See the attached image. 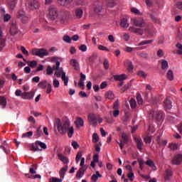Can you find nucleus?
<instances>
[{"mask_svg": "<svg viewBox=\"0 0 182 182\" xmlns=\"http://www.w3.org/2000/svg\"><path fill=\"white\" fill-rule=\"evenodd\" d=\"M20 21L22 22V23H28V22H29V17L26 15L23 18H20Z\"/></svg>", "mask_w": 182, "mask_h": 182, "instance_id": "8fccbe9b", "label": "nucleus"}, {"mask_svg": "<svg viewBox=\"0 0 182 182\" xmlns=\"http://www.w3.org/2000/svg\"><path fill=\"white\" fill-rule=\"evenodd\" d=\"M70 13L68 11L62 10L59 11L58 8L55 6H50L48 9V18H50L53 21H55L56 18H59L61 21L68 19Z\"/></svg>", "mask_w": 182, "mask_h": 182, "instance_id": "f03ea898", "label": "nucleus"}, {"mask_svg": "<svg viewBox=\"0 0 182 182\" xmlns=\"http://www.w3.org/2000/svg\"><path fill=\"white\" fill-rule=\"evenodd\" d=\"M92 9L95 14H102L103 12V1L102 0L95 1L92 4Z\"/></svg>", "mask_w": 182, "mask_h": 182, "instance_id": "423d86ee", "label": "nucleus"}, {"mask_svg": "<svg viewBox=\"0 0 182 182\" xmlns=\"http://www.w3.org/2000/svg\"><path fill=\"white\" fill-rule=\"evenodd\" d=\"M153 43V40H145L144 41L140 42L138 44V46H143L144 45H150Z\"/></svg>", "mask_w": 182, "mask_h": 182, "instance_id": "c9c22d12", "label": "nucleus"}, {"mask_svg": "<svg viewBox=\"0 0 182 182\" xmlns=\"http://www.w3.org/2000/svg\"><path fill=\"white\" fill-rule=\"evenodd\" d=\"M70 64L71 65V66H73L75 70H79V69H80L79 63L75 59H71L70 61Z\"/></svg>", "mask_w": 182, "mask_h": 182, "instance_id": "2eb2a0df", "label": "nucleus"}, {"mask_svg": "<svg viewBox=\"0 0 182 182\" xmlns=\"http://www.w3.org/2000/svg\"><path fill=\"white\" fill-rule=\"evenodd\" d=\"M136 100L138 102V105H143V98L141 97V95L139 93L136 94Z\"/></svg>", "mask_w": 182, "mask_h": 182, "instance_id": "37998d69", "label": "nucleus"}, {"mask_svg": "<svg viewBox=\"0 0 182 182\" xmlns=\"http://www.w3.org/2000/svg\"><path fill=\"white\" fill-rule=\"evenodd\" d=\"M145 164L146 166H149V167H151L154 171H156L157 170V167L156 166V164H154V161H151V159H149L145 162Z\"/></svg>", "mask_w": 182, "mask_h": 182, "instance_id": "a211bd4d", "label": "nucleus"}, {"mask_svg": "<svg viewBox=\"0 0 182 182\" xmlns=\"http://www.w3.org/2000/svg\"><path fill=\"white\" fill-rule=\"evenodd\" d=\"M131 12H132V14H135V15H141V13L140 12V11H139V9L136 8H132Z\"/></svg>", "mask_w": 182, "mask_h": 182, "instance_id": "864d4df0", "label": "nucleus"}, {"mask_svg": "<svg viewBox=\"0 0 182 182\" xmlns=\"http://www.w3.org/2000/svg\"><path fill=\"white\" fill-rule=\"evenodd\" d=\"M31 54L39 58H45L49 55V53L44 48H33L31 50Z\"/></svg>", "mask_w": 182, "mask_h": 182, "instance_id": "20e7f679", "label": "nucleus"}, {"mask_svg": "<svg viewBox=\"0 0 182 182\" xmlns=\"http://www.w3.org/2000/svg\"><path fill=\"white\" fill-rule=\"evenodd\" d=\"M11 16L8 14H4V22H9V21L11 20Z\"/></svg>", "mask_w": 182, "mask_h": 182, "instance_id": "bf43d9fd", "label": "nucleus"}, {"mask_svg": "<svg viewBox=\"0 0 182 182\" xmlns=\"http://www.w3.org/2000/svg\"><path fill=\"white\" fill-rule=\"evenodd\" d=\"M127 177L131 181H134V173L133 172L128 173Z\"/></svg>", "mask_w": 182, "mask_h": 182, "instance_id": "052dcab7", "label": "nucleus"}, {"mask_svg": "<svg viewBox=\"0 0 182 182\" xmlns=\"http://www.w3.org/2000/svg\"><path fill=\"white\" fill-rule=\"evenodd\" d=\"M75 14L76 18H77V19H80V18L83 16V10H82V9H76Z\"/></svg>", "mask_w": 182, "mask_h": 182, "instance_id": "412c9836", "label": "nucleus"}, {"mask_svg": "<svg viewBox=\"0 0 182 182\" xmlns=\"http://www.w3.org/2000/svg\"><path fill=\"white\" fill-rule=\"evenodd\" d=\"M168 147L171 150H177L178 146L176 144H171Z\"/></svg>", "mask_w": 182, "mask_h": 182, "instance_id": "680f3d73", "label": "nucleus"}, {"mask_svg": "<svg viewBox=\"0 0 182 182\" xmlns=\"http://www.w3.org/2000/svg\"><path fill=\"white\" fill-rule=\"evenodd\" d=\"M21 50L23 55H26V56H29V52H28L27 49L25 48V47L21 46Z\"/></svg>", "mask_w": 182, "mask_h": 182, "instance_id": "6e6d98bb", "label": "nucleus"}, {"mask_svg": "<svg viewBox=\"0 0 182 182\" xmlns=\"http://www.w3.org/2000/svg\"><path fill=\"white\" fill-rule=\"evenodd\" d=\"M166 76L168 80H174V74L173 73V70H169L167 72Z\"/></svg>", "mask_w": 182, "mask_h": 182, "instance_id": "72a5a7b5", "label": "nucleus"}, {"mask_svg": "<svg viewBox=\"0 0 182 182\" xmlns=\"http://www.w3.org/2000/svg\"><path fill=\"white\" fill-rule=\"evenodd\" d=\"M157 56H159V58H163V56H164V52L163 51V50L159 49L157 51Z\"/></svg>", "mask_w": 182, "mask_h": 182, "instance_id": "e2e57ef3", "label": "nucleus"}, {"mask_svg": "<svg viewBox=\"0 0 182 182\" xmlns=\"http://www.w3.org/2000/svg\"><path fill=\"white\" fill-rule=\"evenodd\" d=\"M55 124L60 134H65L68 133V137L70 138L73 136V133H75V129H73V127H70V121L65 120L62 122V121H60V119L57 118L55 119Z\"/></svg>", "mask_w": 182, "mask_h": 182, "instance_id": "f257e3e1", "label": "nucleus"}, {"mask_svg": "<svg viewBox=\"0 0 182 182\" xmlns=\"http://www.w3.org/2000/svg\"><path fill=\"white\" fill-rule=\"evenodd\" d=\"M144 142L146 144H150L151 143V136H146L144 139Z\"/></svg>", "mask_w": 182, "mask_h": 182, "instance_id": "13d9d810", "label": "nucleus"}, {"mask_svg": "<svg viewBox=\"0 0 182 182\" xmlns=\"http://www.w3.org/2000/svg\"><path fill=\"white\" fill-rule=\"evenodd\" d=\"M63 41L66 42V43H70L72 42V38L69 36H64L63 38Z\"/></svg>", "mask_w": 182, "mask_h": 182, "instance_id": "49530a36", "label": "nucleus"}, {"mask_svg": "<svg viewBox=\"0 0 182 182\" xmlns=\"http://www.w3.org/2000/svg\"><path fill=\"white\" fill-rule=\"evenodd\" d=\"M182 161V155L181 154H177L174 156V158L172 160V164H181Z\"/></svg>", "mask_w": 182, "mask_h": 182, "instance_id": "4468645a", "label": "nucleus"}, {"mask_svg": "<svg viewBox=\"0 0 182 182\" xmlns=\"http://www.w3.org/2000/svg\"><path fill=\"white\" fill-rule=\"evenodd\" d=\"M99 141V135L97 133H94L92 135V143H97Z\"/></svg>", "mask_w": 182, "mask_h": 182, "instance_id": "a18cd8bd", "label": "nucleus"}, {"mask_svg": "<svg viewBox=\"0 0 182 182\" xmlns=\"http://www.w3.org/2000/svg\"><path fill=\"white\" fill-rule=\"evenodd\" d=\"M157 141L160 146H166L167 144V141H166V140L161 141L160 139H158Z\"/></svg>", "mask_w": 182, "mask_h": 182, "instance_id": "0e129e2a", "label": "nucleus"}, {"mask_svg": "<svg viewBox=\"0 0 182 182\" xmlns=\"http://www.w3.org/2000/svg\"><path fill=\"white\" fill-rule=\"evenodd\" d=\"M27 64L28 65V66H30V68H32L33 69L34 68H36V66H38V61H27Z\"/></svg>", "mask_w": 182, "mask_h": 182, "instance_id": "f704fd0d", "label": "nucleus"}, {"mask_svg": "<svg viewBox=\"0 0 182 182\" xmlns=\"http://www.w3.org/2000/svg\"><path fill=\"white\" fill-rule=\"evenodd\" d=\"M98 118H99V116L95 114H90L88 115V120L90 124H92V126H94V127H95V126H97Z\"/></svg>", "mask_w": 182, "mask_h": 182, "instance_id": "6e6552de", "label": "nucleus"}, {"mask_svg": "<svg viewBox=\"0 0 182 182\" xmlns=\"http://www.w3.org/2000/svg\"><path fill=\"white\" fill-rule=\"evenodd\" d=\"M103 65H104L105 69L106 70H107V69H109V60H107V59H105V60H104Z\"/></svg>", "mask_w": 182, "mask_h": 182, "instance_id": "69168bd1", "label": "nucleus"}, {"mask_svg": "<svg viewBox=\"0 0 182 182\" xmlns=\"http://www.w3.org/2000/svg\"><path fill=\"white\" fill-rule=\"evenodd\" d=\"M27 6L30 11H34V9H39L40 4L36 0H32L28 1Z\"/></svg>", "mask_w": 182, "mask_h": 182, "instance_id": "0eeeda50", "label": "nucleus"}, {"mask_svg": "<svg viewBox=\"0 0 182 182\" xmlns=\"http://www.w3.org/2000/svg\"><path fill=\"white\" fill-rule=\"evenodd\" d=\"M34 96H35V92L33 91H31L29 92H24L21 94V98L27 100H31V99H33Z\"/></svg>", "mask_w": 182, "mask_h": 182, "instance_id": "1a4fd4ad", "label": "nucleus"}, {"mask_svg": "<svg viewBox=\"0 0 182 182\" xmlns=\"http://www.w3.org/2000/svg\"><path fill=\"white\" fill-rule=\"evenodd\" d=\"M120 26L122 28H129V21L127 18L121 19Z\"/></svg>", "mask_w": 182, "mask_h": 182, "instance_id": "bb28decb", "label": "nucleus"}, {"mask_svg": "<svg viewBox=\"0 0 182 182\" xmlns=\"http://www.w3.org/2000/svg\"><path fill=\"white\" fill-rule=\"evenodd\" d=\"M46 75H48V76H52V75H53V69H52L50 65L47 66Z\"/></svg>", "mask_w": 182, "mask_h": 182, "instance_id": "58836bf2", "label": "nucleus"}, {"mask_svg": "<svg viewBox=\"0 0 182 182\" xmlns=\"http://www.w3.org/2000/svg\"><path fill=\"white\" fill-rule=\"evenodd\" d=\"M138 162L139 163V168L141 170H143V167H144V161L142 159H138Z\"/></svg>", "mask_w": 182, "mask_h": 182, "instance_id": "338daca9", "label": "nucleus"}, {"mask_svg": "<svg viewBox=\"0 0 182 182\" xmlns=\"http://www.w3.org/2000/svg\"><path fill=\"white\" fill-rule=\"evenodd\" d=\"M133 22L135 26H139V28H144L145 25L144 20L141 18L134 19Z\"/></svg>", "mask_w": 182, "mask_h": 182, "instance_id": "f8f14e48", "label": "nucleus"}, {"mask_svg": "<svg viewBox=\"0 0 182 182\" xmlns=\"http://www.w3.org/2000/svg\"><path fill=\"white\" fill-rule=\"evenodd\" d=\"M105 96L107 99H109L112 100V99H114V94L112 91H108L106 94Z\"/></svg>", "mask_w": 182, "mask_h": 182, "instance_id": "ea45409f", "label": "nucleus"}, {"mask_svg": "<svg viewBox=\"0 0 182 182\" xmlns=\"http://www.w3.org/2000/svg\"><path fill=\"white\" fill-rule=\"evenodd\" d=\"M53 85L54 87H59V85H60L59 80L54 79L53 82Z\"/></svg>", "mask_w": 182, "mask_h": 182, "instance_id": "774afa93", "label": "nucleus"}, {"mask_svg": "<svg viewBox=\"0 0 182 182\" xmlns=\"http://www.w3.org/2000/svg\"><path fill=\"white\" fill-rule=\"evenodd\" d=\"M156 114V110H150L149 112V119L151 120L153 119H154V116Z\"/></svg>", "mask_w": 182, "mask_h": 182, "instance_id": "09e8293b", "label": "nucleus"}, {"mask_svg": "<svg viewBox=\"0 0 182 182\" xmlns=\"http://www.w3.org/2000/svg\"><path fill=\"white\" fill-rule=\"evenodd\" d=\"M134 141L136 144V147L139 150H142L143 149V140L139 136L134 137Z\"/></svg>", "mask_w": 182, "mask_h": 182, "instance_id": "ddd939ff", "label": "nucleus"}, {"mask_svg": "<svg viewBox=\"0 0 182 182\" xmlns=\"http://www.w3.org/2000/svg\"><path fill=\"white\" fill-rule=\"evenodd\" d=\"M76 126L77 127H83L84 126V122H83V119H82V118H77L76 122H75Z\"/></svg>", "mask_w": 182, "mask_h": 182, "instance_id": "e433bc0d", "label": "nucleus"}, {"mask_svg": "<svg viewBox=\"0 0 182 182\" xmlns=\"http://www.w3.org/2000/svg\"><path fill=\"white\" fill-rule=\"evenodd\" d=\"M137 56L139 58H142V59H149V53L141 52V53H136Z\"/></svg>", "mask_w": 182, "mask_h": 182, "instance_id": "7c9ffc66", "label": "nucleus"}, {"mask_svg": "<svg viewBox=\"0 0 182 182\" xmlns=\"http://www.w3.org/2000/svg\"><path fill=\"white\" fill-rule=\"evenodd\" d=\"M121 137L122 139L120 141L122 143H124V144H127V143H129V136L125 133H123Z\"/></svg>", "mask_w": 182, "mask_h": 182, "instance_id": "5701e85b", "label": "nucleus"}, {"mask_svg": "<svg viewBox=\"0 0 182 182\" xmlns=\"http://www.w3.org/2000/svg\"><path fill=\"white\" fill-rule=\"evenodd\" d=\"M57 3L60 6H66L70 4V0H57Z\"/></svg>", "mask_w": 182, "mask_h": 182, "instance_id": "4be33fe9", "label": "nucleus"}, {"mask_svg": "<svg viewBox=\"0 0 182 182\" xmlns=\"http://www.w3.org/2000/svg\"><path fill=\"white\" fill-rule=\"evenodd\" d=\"M32 136H33V132L30 131L28 132L23 134L22 137H32Z\"/></svg>", "mask_w": 182, "mask_h": 182, "instance_id": "4d7b16f0", "label": "nucleus"}, {"mask_svg": "<svg viewBox=\"0 0 182 182\" xmlns=\"http://www.w3.org/2000/svg\"><path fill=\"white\" fill-rule=\"evenodd\" d=\"M114 79L115 80H119L120 82H122V80H124L126 79V75L122 74L120 75H114Z\"/></svg>", "mask_w": 182, "mask_h": 182, "instance_id": "473e14b6", "label": "nucleus"}, {"mask_svg": "<svg viewBox=\"0 0 182 182\" xmlns=\"http://www.w3.org/2000/svg\"><path fill=\"white\" fill-rule=\"evenodd\" d=\"M150 17H151L152 22L160 25V23H161L160 19H159L157 17H155L154 16H153V14H150Z\"/></svg>", "mask_w": 182, "mask_h": 182, "instance_id": "a19ab883", "label": "nucleus"}, {"mask_svg": "<svg viewBox=\"0 0 182 182\" xmlns=\"http://www.w3.org/2000/svg\"><path fill=\"white\" fill-rule=\"evenodd\" d=\"M173 176V172L171 169H166L165 171V180H170L171 177Z\"/></svg>", "mask_w": 182, "mask_h": 182, "instance_id": "b1692460", "label": "nucleus"}, {"mask_svg": "<svg viewBox=\"0 0 182 182\" xmlns=\"http://www.w3.org/2000/svg\"><path fill=\"white\" fill-rule=\"evenodd\" d=\"M55 75L58 77H61L62 80L64 82L65 86H68L69 77H66V73L63 72V68H58V70L55 71Z\"/></svg>", "mask_w": 182, "mask_h": 182, "instance_id": "39448f33", "label": "nucleus"}, {"mask_svg": "<svg viewBox=\"0 0 182 182\" xmlns=\"http://www.w3.org/2000/svg\"><path fill=\"white\" fill-rule=\"evenodd\" d=\"M5 48V39L0 38V52Z\"/></svg>", "mask_w": 182, "mask_h": 182, "instance_id": "3c124183", "label": "nucleus"}, {"mask_svg": "<svg viewBox=\"0 0 182 182\" xmlns=\"http://www.w3.org/2000/svg\"><path fill=\"white\" fill-rule=\"evenodd\" d=\"M41 126H40L39 127L37 128L36 132H35V137H36V139L41 137L42 136V134H43V133L42 132V129H41Z\"/></svg>", "mask_w": 182, "mask_h": 182, "instance_id": "a878e982", "label": "nucleus"}, {"mask_svg": "<svg viewBox=\"0 0 182 182\" xmlns=\"http://www.w3.org/2000/svg\"><path fill=\"white\" fill-rule=\"evenodd\" d=\"M60 66V62L57 61V62L55 63V65H54L53 66V68H52L53 72V70H59Z\"/></svg>", "mask_w": 182, "mask_h": 182, "instance_id": "603ef678", "label": "nucleus"}, {"mask_svg": "<svg viewBox=\"0 0 182 182\" xmlns=\"http://www.w3.org/2000/svg\"><path fill=\"white\" fill-rule=\"evenodd\" d=\"M124 65L125 66H127L128 70H133L134 67L132 61L127 60H125Z\"/></svg>", "mask_w": 182, "mask_h": 182, "instance_id": "cd10ccee", "label": "nucleus"}, {"mask_svg": "<svg viewBox=\"0 0 182 182\" xmlns=\"http://www.w3.org/2000/svg\"><path fill=\"white\" fill-rule=\"evenodd\" d=\"M39 146L41 149H39ZM42 149L46 150L48 146H46V144L41 141H36L35 143L31 144L30 146L31 151H42Z\"/></svg>", "mask_w": 182, "mask_h": 182, "instance_id": "7ed1b4c3", "label": "nucleus"}, {"mask_svg": "<svg viewBox=\"0 0 182 182\" xmlns=\"http://www.w3.org/2000/svg\"><path fill=\"white\" fill-rule=\"evenodd\" d=\"M0 105L3 109L6 107V98L5 97L0 96Z\"/></svg>", "mask_w": 182, "mask_h": 182, "instance_id": "c85d7f7f", "label": "nucleus"}, {"mask_svg": "<svg viewBox=\"0 0 182 182\" xmlns=\"http://www.w3.org/2000/svg\"><path fill=\"white\" fill-rule=\"evenodd\" d=\"M137 75L140 77H143V79H146V77H147V75L146 74V73H144V71L140 70L137 73Z\"/></svg>", "mask_w": 182, "mask_h": 182, "instance_id": "de8ad7c7", "label": "nucleus"}, {"mask_svg": "<svg viewBox=\"0 0 182 182\" xmlns=\"http://www.w3.org/2000/svg\"><path fill=\"white\" fill-rule=\"evenodd\" d=\"M48 84V82L47 80L41 81L38 83V87H41V89H46Z\"/></svg>", "mask_w": 182, "mask_h": 182, "instance_id": "c756f323", "label": "nucleus"}, {"mask_svg": "<svg viewBox=\"0 0 182 182\" xmlns=\"http://www.w3.org/2000/svg\"><path fill=\"white\" fill-rule=\"evenodd\" d=\"M58 157L63 163V164H68L69 163V159L68 157L63 156L62 153L58 154Z\"/></svg>", "mask_w": 182, "mask_h": 182, "instance_id": "dca6fc26", "label": "nucleus"}, {"mask_svg": "<svg viewBox=\"0 0 182 182\" xmlns=\"http://www.w3.org/2000/svg\"><path fill=\"white\" fill-rule=\"evenodd\" d=\"M8 6L9 9L14 11V9H15V6H16V0H9Z\"/></svg>", "mask_w": 182, "mask_h": 182, "instance_id": "6ab92c4d", "label": "nucleus"}, {"mask_svg": "<svg viewBox=\"0 0 182 182\" xmlns=\"http://www.w3.org/2000/svg\"><path fill=\"white\" fill-rule=\"evenodd\" d=\"M164 107L165 109L170 110L171 107H173V105H171V100L170 98L165 99L164 102Z\"/></svg>", "mask_w": 182, "mask_h": 182, "instance_id": "f3484780", "label": "nucleus"}, {"mask_svg": "<svg viewBox=\"0 0 182 182\" xmlns=\"http://www.w3.org/2000/svg\"><path fill=\"white\" fill-rule=\"evenodd\" d=\"M68 168H69V166H65L63 167L60 171V177H62L63 178H65V174L68 171Z\"/></svg>", "mask_w": 182, "mask_h": 182, "instance_id": "393cba45", "label": "nucleus"}, {"mask_svg": "<svg viewBox=\"0 0 182 182\" xmlns=\"http://www.w3.org/2000/svg\"><path fill=\"white\" fill-rule=\"evenodd\" d=\"M18 25L16 24V22H12L10 28V33L11 36H15V35L18 34Z\"/></svg>", "mask_w": 182, "mask_h": 182, "instance_id": "9d476101", "label": "nucleus"}, {"mask_svg": "<svg viewBox=\"0 0 182 182\" xmlns=\"http://www.w3.org/2000/svg\"><path fill=\"white\" fill-rule=\"evenodd\" d=\"M129 29L133 31L134 33H138L139 35H143V30L141 28H135L134 27H130Z\"/></svg>", "mask_w": 182, "mask_h": 182, "instance_id": "2f4dec72", "label": "nucleus"}, {"mask_svg": "<svg viewBox=\"0 0 182 182\" xmlns=\"http://www.w3.org/2000/svg\"><path fill=\"white\" fill-rule=\"evenodd\" d=\"M98 49L100 50H104L106 52H110V50H109V48H107V47H105V46H102V45H99L98 46Z\"/></svg>", "mask_w": 182, "mask_h": 182, "instance_id": "5fc2aeb1", "label": "nucleus"}, {"mask_svg": "<svg viewBox=\"0 0 182 182\" xmlns=\"http://www.w3.org/2000/svg\"><path fill=\"white\" fill-rule=\"evenodd\" d=\"M161 65L162 70H167L168 69V63L166 60H161Z\"/></svg>", "mask_w": 182, "mask_h": 182, "instance_id": "aec40b11", "label": "nucleus"}, {"mask_svg": "<svg viewBox=\"0 0 182 182\" xmlns=\"http://www.w3.org/2000/svg\"><path fill=\"white\" fill-rule=\"evenodd\" d=\"M176 48L178 49V50L176 51V53H178V55H182V45H181V43H177L176 44Z\"/></svg>", "mask_w": 182, "mask_h": 182, "instance_id": "c03bdc74", "label": "nucleus"}, {"mask_svg": "<svg viewBox=\"0 0 182 182\" xmlns=\"http://www.w3.org/2000/svg\"><path fill=\"white\" fill-rule=\"evenodd\" d=\"M154 119L156 122L164 120V114L161 111H155Z\"/></svg>", "mask_w": 182, "mask_h": 182, "instance_id": "9b49d317", "label": "nucleus"}, {"mask_svg": "<svg viewBox=\"0 0 182 182\" xmlns=\"http://www.w3.org/2000/svg\"><path fill=\"white\" fill-rule=\"evenodd\" d=\"M129 104L132 109H136V106H137V102H136V100L132 98L129 101Z\"/></svg>", "mask_w": 182, "mask_h": 182, "instance_id": "79ce46f5", "label": "nucleus"}, {"mask_svg": "<svg viewBox=\"0 0 182 182\" xmlns=\"http://www.w3.org/2000/svg\"><path fill=\"white\" fill-rule=\"evenodd\" d=\"M26 14L25 13V11L23 10H20L17 12V18L18 19H21L24 16H26Z\"/></svg>", "mask_w": 182, "mask_h": 182, "instance_id": "4c0bfd02", "label": "nucleus"}]
</instances>
